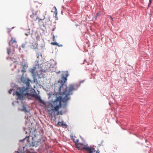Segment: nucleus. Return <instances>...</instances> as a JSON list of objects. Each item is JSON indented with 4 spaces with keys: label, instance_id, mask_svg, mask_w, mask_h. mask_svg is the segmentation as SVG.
<instances>
[{
    "label": "nucleus",
    "instance_id": "obj_1",
    "mask_svg": "<svg viewBox=\"0 0 153 153\" xmlns=\"http://www.w3.org/2000/svg\"><path fill=\"white\" fill-rule=\"evenodd\" d=\"M78 87L77 84H71L69 86L68 89L67 86L64 85V83L62 84V86L59 88V91L61 94L65 95V96L63 98L61 97H59L56 98L53 102V104L51 105V107L52 108L51 110L53 111H58L61 106V102H65L69 100L70 97H68L69 96L72 94V91L76 90Z\"/></svg>",
    "mask_w": 153,
    "mask_h": 153
},
{
    "label": "nucleus",
    "instance_id": "obj_2",
    "mask_svg": "<svg viewBox=\"0 0 153 153\" xmlns=\"http://www.w3.org/2000/svg\"><path fill=\"white\" fill-rule=\"evenodd\" d=\"M31 81L27 79H25L24 81V83L26 84V87L25 88H19L18 91H16L14 93H13V95H16L17 97V99L20 100H23L25 97H27L28 96H30L32 97L35 98L36 100H39L40 102L44 104L43 101L41 99L39 96L36 93L30 94L28 92V90L30 86V82Z\"/></svg>",
    "mask_w": 153,
    "mask_h": 153
},
{
    "label": "nucleus",
    "instance_id": "obj_3",
    "mask_svg": "<svg viewBox=\"0 0 153 153\" xmlns=\"http://www.w3.org/2000/svg\"><path fill=\"white\" fill-rule=\"evenodd\" d=\"M35 63L36 65L31 70V73L33 76L34 77L36 74L37 76L40 78L44 77L45 75V73L49 71V68L47 67H46L47 69H45L43 71L41 69L43 66L42 64L39 65L38 61H35Z\"/></svg>",
    "mask_w": 153,
    "mask_h": 153
},
{
    "label": "nucleus",
    "instance_id": "obj_4",
    "mask_svg": "<svg viewBox=\"0 0 153 153\" xmlns=\"http://www.w3.org/2000/svg\"><path fill=\"white\" fill-rule=\"evenodd\" d=\"M36 130H34L33 131L34 133L32 135V141L31 142H30L29 141L27 140V142L30 144V146H35L36 147L38 145H39V144L40 143L41 140H39L37 141L36 142L35 141H34L33 140V138L36 137Z\"/></svg>",
    "mask_w": 153,
    "mask_h": 153
},
{
    "label": "nucleus",
    "instance_id": "obj_5",
    "mask_svg": "<svg viewBox=\"0 0 153 153\" xmlns=\"http://www.w3.org/2000/svg\"><path fill=\"white\" fill-rule=\"evenodd\" d=\"M31 11L32 13V14L30 15V17L34 19L35 21H36L37 19H38V22L39 23L40 21L43 20L45 19V16H43L42 17L40 16H39L38 17V16H37L36 13L37 12L34 11L33 9Z\"/></svg>",
    "mask_w": 153,
    "mask_h": 153
},
{
    "label": "nucleus",
    "instance_id": "obj_6",
    "mask_svg": "<svg viewBox=\"0 0 153 153\" xmlns=\"http://www.w3.org/2000/svg\"><path fill=\"white\" fill-rule=\"evenodd\" d=\"M9 45L15 48H17L18 46L16 41L15 39H13L12 37L9 42Z\"/></svg>",
    "mask_w": 153,
    "mask_h": 153
},
{
    "label": "nucleus",
    "instance_id": "obj_7",
    "mask_svg": "<svg viewBox=\"0 0 153 153\" xmlns=\"http://www.w3.org/2000/svg\"><path fill=\"white\" fill-rule=\"evenodd\" d=\"M68 74L67 72H64L62 76V79L63 81V83L65 82L67 80V77H68Z\"/></svg>",
    "mask_w": 153,
    "mask_h": 153
},
{
    "label": "nucleus",
    "instance_id": "obj_8",
    "mask_svg": "<svg viewBox=\"0 0 153 153\" xmlns=\"http://www.w3.org/2000/svg\"><path fill=\"white\" fill-rule=\"evenodd\" d=\"M57 124L59 126H61L62 127H64V126H67L66 124L64 123L63 121L61 122H59Z\"/></svg>",
    "mask_w": 153,
    "mask_h": 153
},
{
    "label": "nucleus",
    "instance_id": "obj_9",
    "mask_svg": "<svg viewBox=\"0 0 153 153\" xmlns=\"http://www.w3.org/2000/svg\"><path fill=\"white\" fill-rule=\"evenodd\" d=\"M51 44L52 45H56L58 46L59 47H62V45H58V43L57 42H52L51 43Z\"/></svg>",
    "mask_w": 153,
    "mask_h": 153
},
{
    "label": "nucleus",
    "instance_id": "obj_10",
    "mask_svg": "<svg viewBox=\"0 0 153 153\" xmlns=\"http://www.w3.org/2000/svg\"><path fill=\"white\" fill-rule=\"evenodd\" d=\"M21 111H24L25 113L28 112V111L26 110V108L24 106H23V108L21 109Z\"/></svg>",
    "mask_w": 153,
    "mask_h": 153
},
{
    "label": "nucleus",
    "instance_id": "obj_11",
    "mask_svg": "<svg viewBox=\"0 0 153 153\" xmlns=\"http://www.w3.org/2000/svg\"><path fill=\"white\" fill-rule=\"evenodd\" d=\"M7 53L8 54H10L11 53V50L10 48H7Z\"/></svg>",
    "mask_w": 153,
    "mask_h": 153
},
{
    "label": "nucleus",
    "instance_id": "obj_12",
    "mask_svg": "<svg viewBox=\"0 0 153 153\" xmlns=\"http://www.w3.org/2000/svg\"><path fill=\"white\" fill-rule=\"evenodd\" d=\"M25 67H26L25 66V67L23 66V69L22 70V72L23 74L26 72V69L25 68Z\"/></svg>",
    "mask_w": 153,
    "mask_h": 153
},
{
    "label": "nucleus",
    "instance_id": "obj_13",
    "mask_svg": "<svg viewBox=\"0 0 153 153\" xmlns=\"http://www.w3.org/2000/svg\"><path fill=\"white\" fill-rule=\"evenodd\" d=\"M100 15V13H98L97 14L96 16L94 17V18L95 19H96L97 18V17L98 16Z\"/></svg>",
    "mask_w": 153,
    "mask_h": 153
},
{
    "label": "nucleus",
    "instance_id": "obj_14",
    "mask_svg": "<svg viewBox=\"0 0 153 153\" xmlns=\"http://www.w3.org/2000/svg\"><path fill=\"white\" fill-rule=\"evenodd\" d=\"M34 45L35 46V47H33V48L36 49V48H37V44H36V43H35L34 44V45Z\"/></svg>",
    "mask_w": 153,
    "mask_h": 153
},
{
    "label": "nucleus",
    "instance_id": "obj_15",
    "mask_svg": "<svg viewBox=\"0 0 153 153\" xmlns=\"http://www.w3.org/2000/svg\"><path fill=\"white\" fill-rule=\"evenodd\" d=\"M13 90V89H10L9 91V93L10 94H11L12 93V91Z\"/></svg>",
    "mask_w": 153,
    "mask_h": 153
},
{
    "label": "nucleus",
    "instance_id": "obj_16",
    "mask_svg": "<svg viewBox=\"0 0 153 153\" xmlns=\"http://www.w3.org/2000/svg\"><path fill=\"white\" fill-rule=\"evenodd\" d=\"M152 2V0H149V3L148 4V6L149 7L150 5L151 4Z\"/></svg>",
    "mask_w": 153,
    "mask_h": 153
},
{
    "label": "nucleus",
    "instance_id": "obj_17",
    "mask_svg": "<svg viewBox=\"0 0 153 153\" xmlns=\"http://www.w3.org/2000/svg\"><path fill=\"white\" fill-rule=\"evenodd\" d=\"M55 12L56 13L55 15H56V14H57V9H56V7H55Z\"/></svg>",
    "mask_w": 153,
    "mask_h": 153
},
{
    "label": "nucleus",
    "instance_id": "obj_18",
    "mask_svg": "<svg viewBox=\"0 0 153 153\" xmlns=\"http://www.w3.org/2000/svg\"><path fill=\"white\" fill-rule=\"evenodd\" d=\"M25 34L26 36H28L29 35H30V33H25Z\"/></svg>",
    "mask_w": 153,
    "mask_h": 153
},
{
    "label": "nucleus",
    "instance_id": "obj_19",
    "mask_svg": "<svg viewBox=\"0 0 153 153\" xmlns=\"http://www.w3.org/2000/svg\"><path fill=\"white\" fill-rule=\"evenodd\" d=\"M53 41H55V36H54V35H53Z\"/></svg>",
    "mask_w": 153,
    "mask_h": 153
},
{
    "label": "nucleus",
    "instance_id": "obj_20",
    "mask_svg": "<svg viewBox=\"0 0 153 153\" xmlns=\"http://www.w3.org/2000/svg\"><path fill=\"white\" fill-rule=\"evenodd\" d=\"M22 47H23V48H24L25 47V44H23L22 45Z\"/></svg>",
    "mask_w": 153,
    "mask_h": 153
},
{
    "label": "nucleus",
    "instance_id": "obj_21",
    "mask_svg": "<svg viewBox=\"0 0 153 153\" xmlns=\"http://www.w3.org/2000/svg\"><path fill=\"white\" fill-rule=\"evenodd\" d=\"M110 17L111 18V19L112 20V21H114L113 18L111 17V16H110Z\"/></svg>",
    "mask_w": 153,
    "mask_h": 153
},
{
    "label": "nucleus",
    "instance_id": "obj_22",
    "mask_svg": "<svg viewBox=\"0 0 153 153\" xmlns=\"http://www.w3.org/2000/svg\"><path fill=\"white\" fill-rule=\"evenodd\" d=\"M92 62L91 63H88V65H92Z\"/></svg>",
    "mask_w": 153,
    "mask_h": 153
},
{
    "label": "nucleus",
    "instance_id": "obj_23",
    "mask_svg": "<svg viewBox=\"0 0 153 153\" xmlns=\"http://www.w3.org/2000/svg\"><path fill=\"white\" fill-rule=\"evenodd\" d=\"M16 153H22V152H16Z\"/></svg>",
    "mask_w": 153,
    "mask_h": 153
},
{
    "label": "nucleus",
    "instance_id": "obj_24",
    "mask_svg": "<svg viewBox=\"0 0 153 153\" xmlns=\"http://www.w3.org/2000/svg\"><path fill=\"white\" fill-rule=\"evenodd\" d=\"M91 68V67H88V68Z\"/></svg>",
    "mask_w": 153,
    "mask_h": 153
},
{
    "label": "nucleus",
    "instance_id": "obj_25",
    "mask_svg": "<svg viewBox=\"0 0 153 153\" xmlns=\"http://www.w3.org/2000/svg\"><path fill=\"white\" fill-rule=\"evenodd\" d=\"M50 111H51V110H49L48 111V112H50Z\"/></svg>",
    "mask_w": 153,
    "mask_h": 153
},
{
    "label": "nucleus",
    "instance_id": "obj_26",
    "mask_svg": "<svg viewBox=\"0 0 153 153\" xmlns=\"http://www.w3.org/2000/svg\"><path fill=\"white\" fill-rule=\"evenodd\" d=\"M102 143H103V141L102 140L101 141V144H102Z\"/></svg>",
    "mask_w": 153,
    "mask_h": 153
},
{
    "label": "nucleus",
    "instance_id": "obj_27",
    "mask_svg": "<svg viewBox=\"0 0 153 153\" xmlns=\"http://www.w3.org/2000/svg\"><path fill=\"white\" fill-rule=\"evenodd\" d=\"M78 26V25L77 24H76V26Z\"/></svg>",
    "mask_w": 153,
    "mask_h": 153
},
{
    "label": "nucleus",
    "instance_id": "obj_28",
    "mask_svg": "<svg viewBox=\"0 0 153 153\" xmlns=\"http://www.w3.org/2000/svg\"><path fill=\"white\" fill-rule=\"evenodd\" d=\"M99 145L100 146L101 145V144H99Z\"/></svg>",
    "mask_w": 153,
    "mask_h": 153
},
{
    "label": "nucleus",
    "instance_id": "obj_29",
    "mask_svg": "<svg viewBox=\"0 0 153 153\" xmlns=\"http://www.w3.org/2000/svg\"><path fill=\"white\" fill-rule=\"evenodd\" d=\"M54 30V29H53V31Z\"/></svg>",
    "mask_w": 153,
    "mask_h": 153
}]
</instances>
